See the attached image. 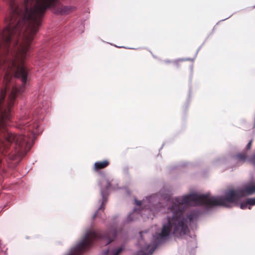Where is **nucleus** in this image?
<instances>
[{
    "instance_id": "nucleus-1",
    "label": "nucleus",
    "mask_w": 255,
    "mask_h": 255,
    "mask_svg": "<svg viewBox=\"0 0 255 255\" xmlns=\"http://www.w3.org/2000/svg\"><path fill=\"white\" fill-rule=\"evenodd\" d=\"M56 14L75 10L58 0H0V39H33L48 8Z\"/></svg>"
},
{
    "instance_id": "nucleus-2",
    "label": "nucleus",
    "mask_w": 255,
    "mask_h": 255,
    "mask_svg": "<svg viewBox=\"0 0 255 255\" xmlns=\"http://www.w3.org/2000/svg\"><path fill=\"white\" fill-rule=\"evenodd\" d=\"M244 195L243 192L240 189H230L226 193L225 196L191 194L182 198H176L172 205L168 209L167 223L163 225L161 232L155 238L156 243L161 244L167 241L171 231L175 237H180L188 233V223L196 218L198 214L194 211L185 214L184 211L188 206L204 205L208 208L216 206L230 207V204L237 203Z\"/></svg>"
},
{
    "instance_id": "nucleus-3",
    "label": "nucleus",
    "mask_w": 255,
    "mask_h": 255,
    "mask_svg": "<svg viewBox=\"0 0 255 255\" xmlns=\"http://www.w3.org/2000/svg\"><path fill=\"white\" fill-rule=\"evenodd\" d=\"M117 231L115 228H112L107 232L88 229L81 240L71 248L68 255H78L84 253L90 250L95 243L99 240H104L106 245L109 244L115 239Z\"/></svg>"
},
{
    "instance_id": "nucleus-4",
    "label": "nucleus",
    "mask_w": 255,
    "mask_h": 255,
    "mask_svg": "<svg viewBox=\"0 0 255 255\" xmlns=\"http://www.w3.org/2000/svg\"><path fill=\"white\" fill-rule=\"evenodd\" d=\"M109 164L110 162L108 160L97 161L94 164L93 169L97 171L107 167Z\"/></svg>"
},
{
    "instance_id": "nucleus-5",
    "label": "nucleus",
    "mask_w": 255,
    "mask_h": 255,
    "mask_svg": "<svg viewBox=\"0 0 255 255\" xmlns=\"http://www.w3.org/2000/svg\"><path fill=\"white\" fill-rule=\"evenodd\" d=\"M240 190L243 192L244 197L251 195L255 192V185L247 186L244 189H241Z\"/></svg>"
},
{
    "instance_id": "nucleus-6",
    "label": "nucleus",
    "mask_w": 255,
    "mask_h": 255,
    "mask_svg": "<svg viewBox=\"0 0 255 255\" xmlns=\"http://www.w3.org/2000/svg\"><path fill=\"white\" fill-rule=\"evenodd\" d=\"M236 159L241 162H244L247 158L246 153H239L235 156Z\"/></svg>"
},
{
    "instance_id": "nucleus-7",
    "label": "nucleus",
    "mask_w": 255,
    "mask_h": 255,
    "mask_svg": "<svg viewBox=\"0 0 255 255\" xmlns=\"http://www.w3.org/2000/svg\"><path fill=\"white\" fill-rule=\"evenodd\" d=\"M101 195L102 196V202L101 207L99 208V210L102 209L103 211L104 210V206H105V204L106 203V202L107 201V199L106 196L105 194V193H104L103 191H102Z\"/></svg>"
},
{
    "instance_id": "nucleus-8",
    "label": "nucleus",
    "mask_w": 255,
    "mask_h": 255,
    "mask_svg": "<svg viewBox=\"0 0 255 255\" xmlns=\"http://www.w3.org/2000/svg\"><path fill=\"white\" fill-rule=\"evenodd\" d=\"M156 247H153V246H151V245H148L147 246V253L149 254H152L153 252L154 251Z\"/></svg>"
},
{
    "instance_id": "nucleus-9",
    "label": "nucleus",
    "mask_w": 255,
    "mask_h": 255,
    "mask_svg": "<svg viewBox=\"0 0 255 255\" xmlns=\"http://www.w3.org/2000/svg\"><path fill=\"white\" fill-rule=\"evenodd\" d=\"M247 203L250 205H255V198H249L247 200Z\"/></svg>"
},
{
    "instance_id": "nucleus-10",
    "label": "nucleus",
    "mask_w": 255,
    "mask_h": 255,
    "mask_svg": "<svg viewBox=\"0 0 255 255\" xmlns=\"http://www.w3.org/2000/svg\"><path fill=\"white\" fill-rule=\"evenodd\" d=\"M123 250H124V248L121 247L115 251V252H114V254L113 255H119V254H121Z\"/></svg>"
},
{
    "instance_id": "nucleus-11",
    "label": "nucleus",
    "mask_w": 255,
    "mask_h": 255,
    "mask_svg": "<svg viewBox=\"0 0 255 255\" xmlns=\"http://www.w3.org/2000/svg\"><path fill=\"white\" fill-rule=\"evenodd\" d=\"M249 205L248 203H247V200L245 202H243L240 204V208L242 209H245L247 208V206Z\"/></svg>"
},
{
    "instance_id": "nucleus-12",
    "label": "nucleus",
    "mask_w": 255,
    "mask_h": 255,
    "mask_svg": "<svg viewBox=\"0 0 255 255\" xmlns=\"http://www.w3.org/2000/svg\"><path fill=\"white\" fill-rule=\"evenodd\" d=\"M182 61H183L182 60H177L174 61V64L176 67H178L180 66V63L182 62Z\"/></svg>"
},
{
    "instance_id": "nucleus-13",
    "label": "nucleus",
    "mask_w": 255,
    "mask_h": 255,
    "mask_svg": "<svg viewBox=\"0 0 255 255\" xmlns=\"http://www.w3.org/2000/svg\"><path fill=\"white\" fill-rule=\"evenodd\" d=\"M253 140H251L247 145V149L249 150L251 148L252 145Z\"/></svg>"
},
{
    "instance_id": "nucleus-14",
    "label": "nucleus",
    "mask_w": 255,
    "mask_h": 255,
    "mask_svg": "<svg viewBox=\"0 0 255 255\" xmlns=\"http://www.w3.org/2000/svg\"><path fill=\"white\" fill-rule=\"evenodd\" d=\"M134 213H131L130 214H129L128 217V221H131L132 220V219H131V217L133 216L134 215Z\"/></svg>"
},
{
    "instance_id": "nucleus-15",
    "label": "nucleus",
    "mask_w": 255,
    "mask_h": 255,
    "mask_svg": "<svg viewBox=\"0 0 255 255\" xmlns=\"http://www.w3.org/2000/svg\"><path fill=\"white\" fill-rule=\"evenodd\" d=\"M251 161L252 163L255 166V154L252 158Z\"/></svg>"
},
{
    "instance_id": "nucleus-16",
    "label": "nucleus",
    "mask_w": 255,
    "mask_h": 255,
    "mask_svg": "<svg viewBox=\"0 0 255 255\" xmlns=\"http://www.w3.org/2000/svg\"><path fill=\"white\" fill-rule=\"evenodd\" d=\"M135 203L137 205H141L142 204L141 201H137L136 200H135Z\"/></svg>"
},
{
    "instance_id": "nucleus-17",
    "label": "nucleus",
    "mask_w": 255,
    "mask_h": 255,
    "mask_svg": "<svg viewBox=\"0 0 255 255\" xmlns=\"http://www.w3.org/2000/svg\"><path fill=\"white\" fill-rule=\"evenodd\" d=\"M97 216H98V212L96 213L94 215V216H93V218H96V217H97Z\"/></svg>"
},
{
    "instance_id": "nucleus-18",
    "label": "nucleus",
    "mask_w": 255,
    "mask_h": 255,
    "mask_svg": "<svg viewBox=\"0 0 255 255\" xmlns=\"http://www.w3.org/2000/svg\"><path fill=\"white\" fill-rule=\"evenodd\" d=\"M111 185V184L109 182L107 183V187H109Z\"/></svg>"
},
{
    "instance_id": "nucleus-19",
    "label": "nucleus",
    "mask_w": 255,
    "mask_h": 255,
    "mask_svg": "<svg viewBox=\"0 0 255 255\" xmlns=\"http://www.w3.org/2000/svg\"><path fill=\"white\" fill-rule=\"evenodd\" d=\"M140 255H147L146 253H142V254H140Z\"/></svg>"
}]
</instances>
